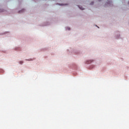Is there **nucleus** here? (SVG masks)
I'll return each mask as SVG.
<instances>
[{"label": "nucleus", "mask_w": 129, "mask_h": 129, "mask_svg": "<svg viewBox=\"0 0 129 129\" xmlns=\"http://www.w3.org/2000/svg\"><path fill=\"white\" fill-rule=\"evenodd\" d=\"M24 11H25L24 9L22 10L21 11H19V13H23V12H24Z\"/></svg>", "instance_id": "1"}, {"label": "nucleus", "mask_w": 129, "mask_h": 129, "mask_svg": "<svg viewBox=\"0 0 129 129\" xmlns=\"http://www.w3.org/2000/svg\"><path fill=\"white\" fill-rule=\"evenodd\" d=\"M80 9H81V10H82V11H83V10H84V8H81L80 7Z\"/></svg>", "instance_id": "2"}, {"label": "nucleus", "mask_w": 129, "mask_h": 129, "mask_svg": "<svg viewBox=\"0 0 129 129\" xmlns=\"http://www.w3.org/2000/svg\"><path fill=\"white\" fill-rule=\"evenodd\" d=\"M23 63V61H20V64H22Z\"/></svg>", "instance_id": "3"}, {"label": "nucleus", "mask_w": 129, "mask_h": 129, "mask_svg": "<svg viewBox=\"0 0 129 129\" xmlns=\"http://www.w3.org/2000/svg\"><path fill=\"white\" fill-rule=\"evenodd\" d=\"M68 30H70V28H69Z\"/></svg>", "instance_id": "4"}, {"label": "nucleus", "mask_w": 129, "mask_h": 129, "mask_svg": "<svg viewBox=\"0 0 129 129\" xmlns=\"http://www.w3.org/2000/svg\"><path fill=\"white\" fill-rule=\"evenodd\" d=\"M99 2H100V0H99Z\"/></svg>", "instance_id": "5"}]
</instances>
